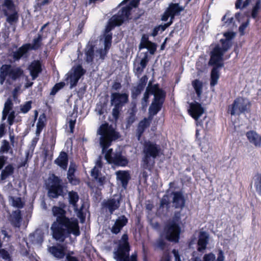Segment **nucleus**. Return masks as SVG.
<instances>
[{
  "label": "nucleus",
  "instance_id": "c85d7f7f",
  "mask_svg": "<svg viewBox=\"0 0 261 261\" xmlns=\"http://www.w3.org/2000/svg\"><path fill=\"white\" fill-rule=\"evenodd\" d=\"M68 160L67 154L62 151L60 153L58 158L55 161V163L63 170H66L68 165Z\"/></svg>",
  "mask_w": 261,
  "mask_h": 261
},
{
  "label": "nucleus",
  "instance_id": "ea45409f",
  "mask_svg": "<svg viewBox=\"0 0 261 261\" xmlns=\"http://www.w3.org/2000/svg\"><path fill=\"white\" fill-rule=\"evenodd\" d=\"M10 200L12 205L14 207L20 208L23 206V203L20 197H10Z\"/></svg>",
  "mask_w": 261,
  "mask_h": 261
},
{
  "label": "nucleus",
  "instance_id": "7c9ffc66",
  "mask_svg": "<svg viewBox=\"0 0 261 261\" xmlns=\"http://www.w3.org/2000/svg\"><path fill=\"white\" fill-rule=\"evenodd\" d=\"M116 174L117 179L120 181L122 186L125 189L129 179L128 172L125 171H118L116 172Z\"/></svg>",
  "mask_w": 261,
  "mask_h": 261
},
{
  "label": "nucleus",
  "instance_id": "c756f323",
  "mask_svg": "<svg viewBox=\"0 0 261 261\" xmlns=\"http://www.w3.org/2000/svg\"><path fill=\"white\" fill-rule=\"evenodd\" d=\"M151 121L148 117L144 118L139 123L137 129V135L139 140L145 129L149 126Z\"/></svg>",
  "mask_w": 261,
  "mask_h": 261
},
{
  "label": "nucleus",
  "instance_id": "37998d69",
  "mask_svg": "<svg viewBox=\"0 0 261 261\" xmlns=\"http://www.w3.org/2000/svg\"><path fill=\"white\" fill-rule=\"evenodd\" d=\"M169 204V199L168 196L166 195L163 196L160 200V210L162 208H164V207H166L167 210L168 208Z\"/></svg>",
  "mask_w": 261,
  "mask_h": 261
},
{
  "label": "nucleus",
  "instance_id": "f704fd0d",
  "mask_svg": "<svg viewBox=\"0 0 261 261\" xmlns=\"http://www.w3.org/2000/svg\"><path fill=\"white\" fill-rule=\"evenodd\" d=\"M86 56V62L88 63H92L95 60V52L94 51L93 47L90 45L87 47L85 50Z\"/></svg>",
  "mask_w": 261,
  "mask_h": 261
},
{
  "label": "nucleus",
  "instance_id": "774afa93",
  "mask_svg": "<svg viewBox=\"0 0 261 261\" xmlns=\"http://www.w3.org/2000/svg\"><path fill=\"white\" fill-rule=\"evenodd\" d=\"M66 261H78L77 259L74 256H72L69 254L66 255Z\"/></svg>",
  "mask_w": 261,
  "mask_h": 261
},
{
  "label": "nucleus",
  "instance_id": "338daca9",
  "mask_svg": "<svg viewBox=\"0 0 261 261\" xmlns=\"http://www.w3.org/2000/svg\"><path fill=\"white\" fill-rule=\"evenodd\" d=\"M172 253L175 257V261H181L177 250L173 249L172 250Z\"/></svg>",
  "mask_w": 261,
  "mask_h": 261
},
{
  "label": "nucleus",
  "instance_id": "cd10ccee",
  "mask_svg": "<svg viewBox=\"0 0 261 261\" xmlns=\"http://www.w3.org/2000/svg\"><path fill=\"white\" fill-rule=\"evenodd\" d=\"M208 235L204 231L200 233L199 238L198 241V250L202 251L204 250L208 243Z\"/></svg>",
  "mask_w": 261,
  "mask_h": 261
},
{
  "label": "nucleus",
  "instance_id": "6e6d98bb",
  "mask_svg": "<svg viewBox=\"0 0 261 261\" xmlns=\"http://www.w3.org/2000/svg\"><path fill=\"white\" fill-rule=\"evenodd\" d=\"M10 114L8 117V122L10 125H11L13 124L14 118L15 117V112L14 111H12L10 112H9Z\"/></svg>",
  "mask_w": 261,
  "mask_h": 261
},
{
  "label": "nucleus",
  "instance_id": "a878e982",
  "mask_svg": "<svg viewBox=\"0 0 261 261\" xmlns=\"http://www.w3.org/2000/svg\"><path fill=\"white\" fill-rule=\"evenodd\" d=\"M246 136L249 142L256 147L261 145V137L255 132L251 130L247 133Z\"/></svg>",
  "mask_w": 261,
  "mask_h": 261
},
{
  "label": "nucleus",
  "instance_id": "864d4df0",
  "mask_svg": "<svg viewBox=\"0 0 261 261\" xmlns=\"http://www.w3.org/2000/svg\"><path fill=\"white\" fill-rule=\"evenodd\" d=\"M0 257L4 259H9L10 258L9 253L4 249H0Z\"/></svg>",
  "mask_w": 261,
  "mask_h": 261
},
{
  "label": "nucleus",
  "instance_id": "7ed1b4c3",
  "mask_svg": "<svg viewBox=\"0 0 261 261\" xmlns=\"http://www.w3.org/2000/svg\"><path fill=\"white\" fill-rule=\"evenodd\" d=\"M160 152V145L150 141H145L143 146L142 167L145 169L151 170L154 165L155 159L159 155Z\"/></svg>",
  "mask_w": 261,
  "mask_h": 261
},
{
  "label": "nucleus",
  "instance_id": "09e8293b",
  "mask_svg": "<svg viewBox=\"0 0 261 261\" xmlns=\"http://www.w3.org/2000/svg\"><path fill=\"white\" fill-rule=\"evenodd\" d=\"M31 108V101H27L23 106H21L20 110L23 113H27Z\"/></svg>",
  "mask_w": 261,
  "mask_h": 261
},
{
  "label": "nucleus",
  "instance_id": "13d9d810",
  "mask_svg": "<svg viewBox=\"0 0 261 261\" xmlns=\"http://www.w3.org/2000/svg\"><path fill=\"white\" fill-rule=\"evenodd\" d=\"M249 22V20L248 19L246 22L242 23L239 27V30L241 35H243L244 34V30L248 27Z\"/></svg>",
  "mask_w": 261,
  "mask_h": 261
},
{
  "label": "nucleus",
  "instance_id": "0e129e2a",
  "mask_svg": "<svg viewBox=\"0 0 261 261\" xmlns=\"http://www.w3.org/2000/svg\"><path fill=\"white\" fill-rule=\"evenodd\" d=\"M228 16V13H226L222 18V21H225V20H226V21H225V23H231L232 22V21H233V17H228L227 18V17Z\"/></svg>",
  "mask_w": 261,
  "mask_h": 261
},
{
  "label": "nucleus",
  "instance_id": "dca6fc26",
  "mask_svg": "<svg viewBox=\"0 0 261 261\" xmlns=\"http://www.w3.org/2000/svg\"><path fill=\"white\" fill-rule=\"evenodd\" d=\"M128 101V95L118 92L112 93L111 95V103L114 107L122 108Z\"/></svg>",
  "mask_w": 261,
  "mask_h": 261
},
{
  "label": "nucleus",
  "instance_id": "9d476101",
  "mask_svg": "<svg viewBox=\"0 0 261 261\" xmlns=\"http://www.w3.org/2000/svg\"><path fill=\"white\" fill-rule=\"evenodd\" d=\"M48 196L51 198H57L63 195V183L59 177L52 175L48 179L47 184Z\"/></svg>",
  "mask_w": 261,
  "mask_h": 261
},
{
  "label": "nucleus",
  "instance_id": "3c124183",
  "mask_svg": "<svg viewBox=\"0 0 261 261\" xmlns=\"http://www.w3.org/2000/svg\"><path fill=\"white\" fill-rule=\"evenodd\" d=\"M76 169V165L74 163L71 162L68 169L67 175H73V174H74V172Z\"/></svg>",
  "mask_w": 261,
  "mask_h": 261
},
{
  "label": "nucleus",
  "instance_id": "0eeeda50",
  "mask_svg": "<svg viewBox=\"0 0 261 261\" xmlns=\"http://www.w3.org/2000/svg\"><path fill=\"white\" fill-rule=\"evenodd\" d=\"M128 10L124 9L121 13L118 15H114L109 21L108 25L106 29V33L105 34V48L109 49L111 46L112 34L110 31L114 27L120 25L125 20V18L127 17L128 15Z\"/></svg>",
  "mask_w": 261,
  "mask_h": 261
},
{
  "label": "nucleus",
  "instance_id": "ddd939ff",
  "mask_svg": "<svg viewBox=\"0 0 261 261\" xmlns=\"http://www.w3.org/2000/svg\"><path fill=\"white\" fill-rule=\"evenodd\" d=\"M149 95H154V100H156L160 97H165L164 93L162 90L159 88L158 86H152L149 83L144 94L143 97L142 99L141 104L143 108H145L147 107Z\"/></svg>",
  "mask_w": 261,
  "mask_h": 261
},
{
  "label": "nucleus",
  "instance_id": "69168bd1",
  "mask_svg": "<svg viewBox=\"0 0 261 261\" xmlns=\"http://www.w3.org/2000/svg\"><path fill=\"white\" fill-rule=\"evenodd\" d=\"M20 88H21V86L20 85L17 86L13 90L12 94H13V96L14 98H16L17 97L18 93H19L20 90Z\"/></svg>",
  "mask_w": 261,
  "mask_h": 261
},
{
  "label": "nucleus",
  "instance_id": "c03bdc74",
  "mask_svg": "<svg viewBox=\"0 0 261 261\" xmlns=\"http://www.w3.org/2000/svg\"><path fill=\"white\" fill-rule=\"evenodd\" d=\"M10 149V146L8 141L4 140L2 142V145L0 148V154L7 153Z\"/></svg>",
  "mask_w": 261,
  "mask_h": 261
},
{
  "label": "nucleus",
  "instance_id": "4468645a",
  "mask_svg": "<svg viewBox=\"0 0 261 261\" xmlns=\"http://www.w3.org/2000/svg\"><path fill=\"white\" fill-rule=\"evenodd\" d=\"M85 70L81 65L72 68L71 70L67 74V79L69 80L70 88L76 85L79 79L85 73Z\"/></svg>",
  "mask_w": 261,
  "mask_h": 261
},
{
  "label": "nucleus",
  "instance_id": "6e6552de",
  "mask_svg": "<svg viewBox=\"0 0 261 261\" xmlns=\"http://www.w3.org/2000/svg\"><path fill=\"white\" fill-rule=\"evenodd\" d=\"M179 219V214L177 213L175 215L174 219L165 226L164 234L167 240L174 242L178 241L180 228L177 222Z\"/></svg>",
  "mask_w": 261,
  "mask_h": 261
},
{
  "label": "nucleus",
  "instance_id": "9b49d317",
  "mask_svg": "<svg viewBox=\"0 0 261 261\" xmlns=\"http://www.w3.org/2000/svg\"><path fill=\"white\" fill-rule=\"evenodd\" d=\"M42 36L38 34L36 38H34L32 44L27 43L20 47L17 50L13 52L12 57L15 60H19L23 57L30 49H37L41 45Z\"/></svg>",
  "mask_w": 261,
  "mask_h": 261
},
{
  "label": "nucleus",
  "instance_id": "4c0bfd02",
  "mask_svg": "<svg viewBox=\"0 0 261 261\" xmlns=\"http://www.w3.org/2000/svg\"><path fill=\"white\" fill-rule=\"evenodd\" d=\"M108 49L104 47L97 50L95 51V61H98L99 60H103L108 53Z\"/></svg>",
  "mask_w": 261,
  "mask_h": 261
},
{
  "label": "nucleus",
  "instance_id": "680f3d73",
  "mask_svg": "<svg viewBox=\"0 0 261 261\" xmlns=\"http://www.w3.org/2000/svg\"><path fill=\"white\" fill-rule=\"evenodd\" d=\"M99 184V186H102L106 182V177L104 176H99L97 179H95Z\"/></svg>",
  "mask_w": 261,
  "mask_h": 261
},
{
  "label": "nucleus",
  "instance_id": "a211bd4d",
  "mask_svg": "<svg viewBox=\"0 0 261 261\" xmlns=\"http://www.w3.org/2000/svg\"><path fill=\"white\" fill-rule=\"evenodd\" d=\"M190 115L196 120L203 114L204 109L198 102L191 103L190 108L188 109Z\"/></svg>",
  "mask_w": 261,
  "mask_h": 261
},
{
  "label": "nucleus",
  "instance_id": "a18cd8bd",
  "mask_svg": "<svg viewBox=\"0 0 261 261\" xmlns=\"http://www.w3.org/2000/svg\"><path fill=\"white\" fill-rule=\"evenodd\" d=\"M13 106V104L12 100L10 98L8 99L5 103L3 111L9 113L12 109Z\"/></svg>",
  "mask_w": 261,
  "mask_h": 261
},
{
  "label": "nucleus",
  "instance_id": "603ef678",
  "mask_svg": "<svg viewBox=\"0 0 261 261\" xmlns=\"http://www.w3.org/2000/svg\"><path fill=\"white\" fill-rule=\"evenodd\" d=\"M67 178L70 183L73 185H76L79 183V180L76 178L73 174V175H67Z\"/></svg>",
  "mask_w": 261,
  "mask_h": 261
},
{
  "label": "nucleus",
  "instance_id": "6ab92c4d",
  "mask_svg": "<svg viewBox=\"0 0 261 261\" xmlns=\"http://www.w3.org/2000/svg\"><path fill=\"white\" fill-rule=\"evenodd\" d=\"M108 163L116 166H125L128 164V161L125 156L122 155L121 151L118 150L114 153L112 158Z\"/></svg>",
  "mask_w": 261,
  "mask_h": 261
},
{
  "label": "nucleus",
  "instance_id": "de8ad7c7",
  "mask_svg": "<svg viewBox=\"0 0 261 261\" xmlns=\"http://www.w3.org/2000/svg\"><path fill=\"white\" fill-rule=\"evenodd\" d=\"M203 261H217L215 255L213 253L205 254L203 257Z\"/></svg>",
  "mask_w": 261,
  "mask_h": 261
},
{
  "label": "nucleus",
  "instance_id": "052dcab7",
  "mask_svg": "<svg viewBox=\"0 0 261 261\" xmlns=\"http://www.w3.org/2000/svg\"><path fill=\"white\" fill-rule=\"evenodd\" d=\"M7 159L8 158L7 156L3 155H0V170H1L4 166Z\"/></svg>",
  "mask_w": 261,
  "mask_h": 261
},
{
  "label": "nucleus",
  "instance_id": "4be33fe9",
  "mask_svg": "<svg viewBox=\"0 0 261 261\" xmlns=\"http://www.w3.org/2000/svg\"><path fill=\"white\" fill-rule=\"evenodd\" d=\"M164 97H160L156 100H153L149 108V119L152 120L153 116L161 110Z\"/></svg>",
  "mask_w": 261,
  "mask_h": 261
},
{
  "label": "nucleus",
  "instance_id": "2eb2a0df",
  "mask_svg": "<svg viewBox=\"0 0 261 261\" xmlns=\"http://www.w3.org/2000/svg\"><path fill=\"white\" fill-rule=\"evenodd\" d=\"M68 196L69 204L72 205L74 212L76 213L77 217L80 218L81 222H83V221L85 219L82 212L83 204L79 208L78 205L76 204L77 202L79 200V196L77 193L73 191H71L68 192Z\"/></svg>",
  "mask_w": 261,
  "mask_h": 261
},
{
  "label": "nucleus",
  "instance_id": "4d7b16f0",
  "mask_svg": "<svg viewBox=\"0 0 261 261\" xmlns=\"http://www.w3.org/2000/svg\"><path fill=\"white\" fill-rule=\"evenodd\" d=\"M136 120V116L135 114L133 113H130L129 114V116L127 118V122L128 124H132L133 123L135 122Z\"/></svg>",
  "mask_w": 261,
  "mask_h": 261
},
{
  "label": "nucleus",
  "instance_id": "e433bc0d",
  "mask_svg": "<svg viewBox=\"0 0 261 261\" xmlns=\"http://www.w3.org/2000/svg\"><path fill=\"white\" fill-rule=\"evenodd\" d=\"M192 86L198 97L201 96L202 92L203 83L198 80H195L192 82Z\"/></svg>",
  "mask_w": 261,
  "mask_h": 261
},
{
  "label": "nucleus",
  "instance_id": "5701e85b",
  "mask_svg": "<svg viewBox=\"0 0 261 261\" xmlns=\"http://www.w3.org/2000/svg\"><path fill=\"white\" fill-rule=\"evenodd\" d=\"M147 80V76L144 75L140 79L138 84L136 86L134 87L132 90V95L133 98H136L140 94L142 91L144 89Z\"/></svg>",
  "mask_w": 261,
  "mask_h": 261
},
{
  "label": "nucleus",
  "instance_id": "423d86ee",
  "mask_svg": "<svg viewBox=\"0 0 261 261\" xmlns=\"http://www.w3.org/2000/svg\"><path fill=\"white\" fill-rule=\"evenodd\" d=\"M129 251L128 236L124 234L120 241L117 250L114 251V258L117 261H137L136 254H132L129 257Z\"/></svg>",
  "mask_w": 261,
  "mask_h": 261
},
{
  "label": "nucleus",
  "instance_id": "473e14b6",
  "mask_svg": "<svg viewBox=\"0 0 261 261\" xmlns=\"http://www.w3.org/2000/svg\"><path fill=\"white\" fill-rule=\"evenodd\" d=\"M14 171V167L12 164H9L2 170L0 175L1 180L4 181L12 175Z\"/></svg>",
  "mask_w": 261,
  "mask_h": 261
},
{
  "label": "nucleus",
  "instance_id": "f03ea898",
  "mask_svg": "<svg viewBox=\"0 0 261 261\" xmlns=\"http://www.w3.org/2000/svg\"><path fill=\"white\" fill-rule=\"evenodd\" d=\"M224 36L225 37V39L220 40L222 47H220L219 45H216L211 53V59L208 64L214 66L211 74L210 85L211 86H215L218 83L219 78L218 68L223 66V56L224 53L231 47V39L234 37L235 34L232 32H226L224 34Z\"/></svg>",
  "mask_w": 261,
  "mask_h": 261
},
{
  "label": "nucleus",
  "instance_id": "aec40b11",
  "mask_svg": "<svg viewBox=\"0 0 261 261\" xmlns=\"http://www.w3.org/2000/svg\"><path fill=\"white\" fill-rule=\"evenodd\" d=\"M171 196L172 197V203L173 206L176 208H182L184 207L185 200L181 192H172Z\"/></svg>",
  "mask_w": 261,
  "mask_h": 261
},
{
  "label": "nucleus",
  "instance_id": "393cba45",
  "mask_svg": "<svg viewBox=\"0 0 261 261\" xmlns=\"http://www.w3.org/2000/svg\"><path fill=\"white\" fill-rule=\"evenodd\" d=\"M127 222V219L124 216H121L118 218L112 227L111 231L112 233L117 234L119 233L122 227L125 226Z\"/></svg>",
  "mask_w": 261,
  "mask_h": 261
},
{
  "label": "nucleus",
  "instance_id": "5fc2aeb1",
  "mask_svg": "<svg viewBox=\"0 0 261 261\" xmlns=\"http://www.w3.org/2000/svg\"><path fill=\"white\" fill-rule=\"evenodd\" d=\"M122 108H117V107H114L112 110V115L113 117L115 119H117L119 116L120 111Z\"/></svg>",
  "mask_w": 261,
  "mask_h": 261
},
{
  "label": "nucleus",
  "instance_id": "58836bf2",
  "mask_svg": "<svg viewBox=\"0 0 261 261\" xmlns=\"http://www.w3.org/2000/svg\"><path fill=\"white\" fill-rule=\"evenodd\" d=\"M139 3V0H132V1L130 2V3L129 4V5L122 8L121 11H119L117 15H118L119 13H121V12H122L123 10L124 9H126L128 10V13L127 17L125 18V20L127 19L130 15V10L132 9L133 7L135 8V7H137Z\"/></svg>",
  "mask_w": 261,
  "mask_h": 261
},
{
  "label": "nucleus",
  "instance_id": "bf43d9fd",
  "mask_svg": "<svg viewBox=\"0 0 261 261\" xmlns=\"http://www.w3.org/2000/svg\"><path fill=\"white\" fill-rule=\"evenodd\" d=\"M113 152L112 149H109L107 152L106 153L105 155V158L106 160L109 162L110 160L112 158L114 153Z\"/></svg>",
  "mask_w": 261,
  "mask_h": 261
},
{
  "label": "nucleus",
  "instance_id": "8fccbe9b",
  "mask_svg": "<svg viewBox=\"0 0 261 261\" xmlns=\"http://www.w3.org/2000/svg\"><path fill=\"white\" fill-rule=\"evenodd\" d=\"M101 168H98L97 166H95L91 171V175L94 179H97L99 176V170Z\"/></svg>",
  "mask_w": 261,
  "mask_h": 261
},
{
  "label": "nucleus",
  "instance_id": "c9c22d12",
  "mask_svg": "<svg viewBox=\"0 0 261 261\" xmlns=\"http://www.w3.org/2000/svg\"><path fill=\"white\" fill-rule=\"evenodd\" d=\"M45 121V116L44 114L41 115L39 116V118L38 119V121L37 122V125H36V136H39L41 132L42 131V129L43 128L45 124L44 122Z\"/></svg>",
  "mask_w": 261,
  "mask_h": 261
},
{
  "label": "nucleus",
  "instance_id": "79ce46f5",
  "mask_svg": "<svg viewBox=\"0 0 261 261\" xmlns=\"http://www.w3.org/2000/svg\"><path fill=\"white\" fill-rule=\"evenodd\" d=\"M254 186L256 192L261 195V174L255 176L254 179Z\"/></svg>",
  "mask_w": 261,
  "mask_h": 261
},
{
  "label": "nucleus",
  "instance_id": "72a5a7b5",
  "mask_svg": "<svg viewBox=\"0 0 261 261\" xmlns=\"http://www.w3.org/2000/svg\"><path fill=\"white\" fill-rule=\"evenodd\" d=\"M156 45L154 43L148 41V40L142 41L139 46V48L141 49L143 48H147L151 54H153L156 50Z\"/></svg>",
  "mask_w": 261,
  "mask_h": 261
},
{
  "label": "nucleus",
  "instance_id": "412c9836",
  "mask_svg": "<svg viewBox=\"0 0 261 261\" xmlns=\"http://www.w3.org/2000/svg\"><path fill=\"white\" fill-rule=\"evenodd\" d=\"M148 62L147 56H145L140 62L135 61L134 63L133 71L138 77L142 74L144 69L146 68Z\"/></svg>",
  "mask_w": 261,
  "mask_h": 261
},
{
  "label": "nucleus",
  "instance_id": "b1692460",
  "mask_svg": "<svg viewBox=\"0 0 261 261\" xmlns=\"http://www.w3.org/2000/svg\"><path fill=\"white\" fill-rule=\"evenodd\" d=\"M28 69L30 71V75L32 77V80H35L38 76L39 74L42 71L41 65L40 62L38 61H34L29 66Z\"/></svg>",
  "mask_w": 261,
  "mask_h": 261
},
{
  "label": "nucleus",
  "instance_id": "20e7f679",
  "mask_svg": "<svg viewBox=\"0 0 261 261\" xmlns=\"http://www.w3.org/2000/svg\"><path fill=\"white\" fill-rule=\"evenodd\" d=\"M23 69L20 67L12 66L10 64L3 65L0 68V84H6L12 85L13 83L23 75Z\"/></svg>",
  "mask_w": 261,
  "mask_h": 261
},
{
  "label": "nucleus",
  "instance_id": "39448f33",
  "mask_svg": "<svg viewBox=\"0 0 261 261\" xmlns=\"http://www.w3.org/2000/svg\"><path fill=\"white\" fill-rule=\"evenodd\" d=\"M97 133L100 136L99 143L102 153L105 152L113 141L119 137V134L108 123L102 124L97 130Z\"/></svg>",
  "mask_w": 261,
  "mask_h": 261
},
{
  "label": "nucleus",
  "instance_id": "f257e3e1",
  "mask_svg": "<svg viewBox=\"0 0 261 261\" xmlns=\"http://www.w3.org/2000/svg\"><path fill=\"white\" fill-rule=\"evenodd\" d=\"M51 211L53 215L56 218L50 227L51 234L55 240L63 242L71 233L75 236L80 234L77 219L67 217L66 211L59 206H54Z\"/></svg>",
  "mask_w": 261,
  "mask_h": 261
},
{
  "label": "nucleus",
  "instance_id": "bb28decb",
  "mask_svg": "<svg viewBox=\"0 0 261 261\" xmlns=\"http://www.w3.org/2000/svg\"><path fill=\"white\" fill-rule=\"evenodd\" d=\"M65 249L64 246L60 245L49 247L48 251L55 257L61 259L63 258L65 255Z\"/></svg>",
  "mask_w": 261,
  "mask_h": 261
},
{
  "label": "nucleus",
  "instance_id": "2f4dec72",
  "mask_svg": "<svg viewBox=\"0 0 261 261\" xmlns=\"http://www.w3.org/2000/svg\"><path fill=\"white\" fill-rule=\"evenodd\" d=\"M184 10V8L180 7L178 4H171L166 11L170 15L171 19H173L174 16Z\"/></svg>",
  "mask_w": 261,
  "mask_h": 261
},
{
  "label": "nucleus",
  "instance_id": "1a4fd4ad",
  "mask_svg": "<svg viewBox=\"0 0 261 261\" xmlns=\"http://www.w3.org/2000/svg\"><path fill=\"white\" fill-rule=\"evenodd\" d=\"M3 11L6 17V21L10 24L17 23L19 14L17 6L13 0H4L3 4Z\"/></svg>",
  "mask_w": 261,
  "mask_h": 261
},
{
  "label": "nucleus",
  "instance_id": "f3484780",
  "mask_svg": "<svg viewBox=\"0 0 261 261\" xmlns=\"http://www.w3.org/2000/svg\"><path fill=\"white\" fill-rule=\"evenodd\" d=\"M120 196L115 195L113 197L103 202V207L108 210L111 214L120 206Z\"/></svg>",
  "mask_w": 261,
  "mask_h": 261
},
{
  "label": "nucleus",
  "instance_id": "f8f14e48",
  "mask_svg": "<svg viewBox=\"0 0 261 261\" xmlns=\"http://www.w3.org/2000/svg\"><path fill=\"white\" fill-rule=\"evenodd\" d=\"M250 106V102L248 99L239 97L236 99L232 105L229 107V111L231 115H239L247 112Z\"/></svg>",
  "mask_w": 261,
  "mask_h": 261
},
{
  "label": "nucleus",
  "instance_id": "a19ab883",
  "mask_svg": "<svg viewBox=\"0 0 261 261\" xmlns=\"http://www.w3.org/2000/svg\"><path fill=\"white\" fill-rule=\"evenodd\" d=\"M260 9V3L259 1H255V5L253 6L251 12V16L253 18H255L258 14Z\"/></svg>",
  "mask_w": 261,
  "mask_h": 261
},
{
  "label": "nucleus",
  "instance_id": "49530a36",
  "mask_svg": "<svg viewBox=\"0 0 261 261\" xmlns=\"http://www.w3.org/2000/svg\"><path fill=\"white\" fill-rule=\"evenodd\" d=\"M65 86V83L63 82H61L59 83L56 84L52 89V90L50 92V95H54L56 94V93L61 89H62Z\"/></svg>",
  "mask_w": 261,
  "mask_h": 261
},
{
  "label": "nucleus",
  "instance_id": "e2e57ef3",
  "mask_svg": "<svg viewBox=\"0 0 261 261\" xmlns=\"http://www.w3.org/2000/svg\"><path fill=\"white\" fill-rule=\"evenodd\" d=\"M224 255L223 252L222 250H219V253L218 254L217 259H216L217 261H224Z\"/></svg>",
  "mask_w": 261,
  "mask_h": 261
}]
</instances>
